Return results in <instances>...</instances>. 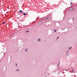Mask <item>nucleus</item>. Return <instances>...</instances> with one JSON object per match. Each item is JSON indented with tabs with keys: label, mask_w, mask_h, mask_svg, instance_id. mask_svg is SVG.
Returning a JSON list of instances; mask_svg holds the SVG:
<instances>
[{
	"label": "nucleus",
	"mask_w": 77,
	"mask_h": 77,
	"mask_svg": "<svg viewBox=\"0 0 77 77\" xmlns=\"http://www.w3.org/2000/svg\"><path fill=\"white\" fill-rule=\"evenodd\" d=\"M23 12L22 10H20V14H21L22 13H23Z\"/></svg>",
	"instance_id": "1"
},
{
	"label": "nucleus",
	"mask_w": 77,
	"mask_h": 77,
	"mask_svg": "<svg viewBox=\"0 0 77 77\" xmlns=\"http://www.w3.org/2000/svg\"><path fill=\"white\" fill-rule=\"evenodd\" d=\"M69 9L70 10H72V8H69Z\"/></svg>",
	"instance_id": "2"
},
{
	"label": "nucleus",
	"mask_w": 77,
	"mask_h": 77,
	"mask_svg": "<svg viewBox=\"0 0 77 77\" xmlns=\"http://www.w3.org/2000/svg\"><path fill=\"white\" fill-rule=\"evenodd\" d=\"M23 14L25 16L26 15V13H24V14Z\"/></svg>",
	"instance_id": "3"
},
{
	"label": "nucleus",
	"mask_w": 77,
	"mask_h": 77,
	"mask_svg": "<svg viewBox=\"0 0 77 77\" xmlns=\"http://www.w3.org/2000/svg\"><path fill=\"white\" fill-rule=\"evenodd\" d=\"M71 48H72V47H70L69 48V50L71 49Z\"/></svg>",
	"instance_id": "4"
},
{
	"label": "nucleus",
	"mask_w": 77,
	"mask_h": 77,
	"mask_svg": "<svg viewBox=\"0 0 77 77\" xmlns=\"http://www.w3.org/2000/svg\"><path fill=\"white\" fill-rule=\"evenodd\" d=\"M3 24H5V22H3Z\"/></svg>",
	"instance_id": "5"
},
{
	"label": "nucleus",
	"mask_w": 77,
	"mask_h": 77,
	"mask_svg": "<svg viewBox=\"0 0 77 77\" xmlns=\"http://www.w3.org/2000/svg\"><path fill=\"white\" fill-rule=\"evenodd\" d=\"M72 2H71L70 5H72Z\"/></svg>",
	"instance_id": "6"
},
{
	"label": "nucleus",
	"mask_w": 77,
	"mask_h": 77,
	"mask_svg": "<svg viewBox=\"0 0 77 77\" xmlns=\"http://www.w3.org/2000/svg\"><path fill=\"white\" fill-rule=\"evenodd\" d=\"M56 31H57V30H55V32H56Z\"/></svg>",
	"instance_id": "7"
},
{
	"label": "nucleus",
	"mask_w": 77,
	"mask_h": 77,
	"mask_svg": "<svg viewBox=\"0 0 77 77\" xmlns=\"http://www.w3.org/2000/svg\"><path fill=\"white\" fill-rule=\"evenodd\" d=\"M40 39H39L38 40V41H40Z\"/></svg>",
	"instance_id": "8"
},
{
	"label": "nucleus",
	"mask_w": 77,
	"mask_h": 77,
	"mask_svg": "<svg viewBox=\"0 0 77 77\" xmlns=\"http://www.w3.org/2000/svg\"><path fill=\"white\" fill-rule=\"evenodd\" d=\"M16 65L17 66V64H16Z\"/></svg>",
	"instance_id": "9"
},
{
	"label": "nucleus",
	"mask_w": 77,
	"mask_h": 77,
	"mask_svg": "<svg viewBox=\"0 0 77 77\" xmlns=\"http://www.w3.org/2000/svg\"><path fill=\"white\" fill-rule=\"evenodd\" d=\"M27 49H26V51H27Z\"/></svg>",
	"instance_id": "10"
},
{
	"label": "nucleus",
	"mask_w": 77,
	"mask_h": 77,
	"mask_svg": "<svg viewBox=\"0 0 77 77\" xmlns=\"http://www.w3.org/2000/svg\"><path fill=\"white\" fill-rule=\"evenodd\" d=\"M28 32V31H26V32Z\"/></svg>",
	"instance_id": "11"
},
{
	"label": "nucleus",
	"mask_w": 77,
	"mask_h": 77,
	"mask_svg": "<svg viewBox=\"0 0 77 77\" xmlns=\"http://www.w3.org/2000/svg\"><path fill=\"white\" fill-rule=\"evenodd\" d=\"M58 38H59V37H57V39H58Z\"/></svg>",
	"instance_id": "12"
},
{
	"label": "nucleus",
	"mask_w": 77,
	"mask_h": 77,
	"mask_svg": "<svg viewBox=\"0 0 77 77\" xmlns=\"http://www.w3.org/2000/svg\"><path fill=\"white\" fill-rule=\"evenodd\" d=\"M17 71H18V70H17Z\"/></svg>",
	"instance_id": "13"
},
{
	"label": "nucleus",
	"mask_w": 77,
	"mask_h": 77,
	"mask_svg": "<svg viewBox=\"0 0 77 77\" xmlns=\"http://www.w3.org/2000/svg\"><path fill=\"white\" fill-rule=\"evenodd\" d=\"M72 71H73V72H74V70H72Z\"/></svg>",
	"instance_id": "14"
},
{
	"label": "nucleus",
	"mask_w": 77,
	"mask_h": 77,
	"mask_svg": "<svg viewBox=\"0 0 77 77\" xmlns=\"http://www.w3.org/2000/svg\"><path fill=\"white\" fill-rule=\"evenodd\" d=\"M60 63V62H59V63Z\"/></svg>",
	"instance_id": "15"
}]
</instances>
